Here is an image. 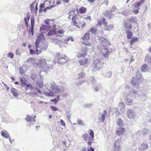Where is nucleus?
I'll return each mask as SVG.
<instances>
[{
    "instance_id": "nucleus-1",
    "label": "nucleus",
    "mask_w": 151,
    "mask_h": 151,
    "mask_svg": "<svg viewBox=\"0 0 151 151\" xmlns=\"http://www.w3.org/2000/svg\"><path fill=\"white\" fill-rule=\"evenodd\" d=\"M45 40V38L43 34L39 35L35 43V50L30 49L29 50L30 54L32 55L35 54L39 55L41 53L42 50H46L47 47V45L43 42Z\"/></svg>"
},
{
    "instance_id": "nucleus-2",
    "label": "nucleus",
    "mask_w": 151,
    "mask_h": 151,
    "mask_svg": "<svg viewBox=\"0 0 151 151\" xmlns=\"http://www.w3.org/2000/svg\"><path fill=\"white\" fill-rule=\"evenodd\" d=\"M68 18L69 19L71 20V25L78 28H83L86 25L85 22L84 21L82 22L79 20L77 22L76 19L78 18V16L77 14L76 13L75 10H72L69 12Z\"/></svg>"
},
{
    "instance_id": "nucleus-3",
    "label": "nucleus",
    "mask_w": 151,
    "mask_h": 151,
    "mask_svg": "<svg viewBox=\"0 0 151 151\" xmlns=\"http://www.w3.org/2000/svg\"><path fill=\"white\" fill-rule=\"evenodd\" d=\"M55 58L58 63L61 64L66 63L68 60V57L65 54H61L60 53H57L55 54Z\"/></svg>"
},
{
    "instance_id": "nucleus-4",
    "label": "nucleus",
    "mask_w": 151,
    "mask_h": 151,
    "mask_svg": "<svg viewBox=\"0 0 151 151\" xmlns=\"http://www.w3.org/2000/svg\"><path fill=\"white\" fill-rule=\"evenodd\" d=\"M102 24L105 27V30L110 31L114 27L113 25H109L107 26V23L106 21V19L104 17L99 19L98 21V25L99 26H101Z\"/></svg>"
},
{
    "instance_id": "nucleus-5",
    "label": "nucleus",
    "mask_w": 151,
    "mask_h": 151,
    "mask_svg": "<svg viewBox=\"0 0 151 151\" xmlns=\"http://www.w3.org/2000/svg\"><path fill=\"white\" fill-rule=\"evenodd\" d=\"M33 66L35 67H38L41 70H44L45 68H48V65L45 59H40L38 63H34Z\"/></svg>"
},
{
    "instance_id": "nucleus-6",
    "label": "nucleus",
    "mask_w": 151,
    "mask_h": 151,
    "mask_svg": "<svg viewBox=\"0 0 151 151\" xmlns=\"http://www.w3.org/2000/svg\"><path fill=\"white\" fill-rule=\"evenodd\" d=\"M90 33L87 32L85 33L83 37H82V40H84L82 42L83 45L88 47L91 46L92 43L91 41L88 40L90 39Z\"/></svg>"
},
{
    "instance_id": "nucleus-7",
    "label": "nucleus",
    "mask_w": 151,
    "mask_h": 151,
    "mask_svg": "<svg viewBox=\"0 0 151 151\" xmlns=\"http://www.w3.org/2000/svg\"><path fill=\"white\" fill-rule=\"evenodd\" d=\"M145 1V0H140L139 1L135 3L133 6L134 8L136 9L134 10L133 11L134 14H137L139 12L140 6L144 3Z\"/></svg>"
},
{
    "instance_id": "nucleus-8",
    "label": "nucleus",
    "mask_w": 151,
    "mask_h": 151,
    "mask_svg": "<svg viewBox=\"0 0 151 151\" xmlns=\"http://www.w3.org/2000/svg\"><path fill=\"white\" fill-rule=\"evenodd\" d=\"M44 23L48 26L49 29H50L52 27L53 28H56V26L55 24V21L54 19H47L44 20Z\"/></svg>"
},
{
    "instance_id": "nucleus-9",
    "label": "nucleus",
    "mask_w": 151,
    "mask_h": 151,
    "mask_svg": "<svg viewBox=\"0 0 151 151\" xmlns=\"http://www.w3.org/2000/svg\"><path fill=\"white\" fill-rule=\"evenodd\" d=\"M104 63H102L99 60H95L92 64V67L97 70L101 69L103 67Z\"/></svg>"
},
{
    "instance_id": "nucleus-10",
    "label": "nucleus",
    "mask_w": 151,
    "mask_h": 151,
    "mask_svg": "<svg viewBox=\"0 0 151 151\" xmlns=\"http://www.w3.org/2000/svg\"><path fill=\"white\" fill-rule=\"evenodd\" d=\"M126 129L125 128L123 127H119L117 128L116 133L118 136H121L124 135Z\"/></svg>"
},
{
    "instance_id": "nucleus-11",
    "label": "nucleus",
    "mask_w": 151,
    "mask_h": 151,
    "mask_svg": "<svg viewBox=\"0 0 151 151\" xmlns=\"http://www.w3.org/2000/svg\"><path fill=\"white\" fill-rule=\"evenodd\" d=\"M79 63L81 65L87 66L89 64L88 59L87 58H84L80 59Z\"/></svg>"
},
{
    "instance_id": "nucleus-12",
    "label": "nucleus",
    "mask_w": 151,
    "mask_h": 151,
    "mask_svg": "<svg viewBox=\"0 0 151 151\" xmlns=\"http://www.w3.org/2000/svg\"><path fill=\"white\" fill-rule=\"evenodd\" d=\"M51 89L55 93H57L60 92V90L58 86L55 84L53 83L51 84Z\"/></svg>"
},
{
    "instance_id": "nucleus-13",
    "label": "nucleus",
    "mask_w": 151,
    "mask_h": 151,
    "mask_svg": "<svg viewBox=\"0 0 151 151\" xmlns=\"http://www.w3.org/2000/svg\"><path fill=\"white\" fill-rule=\"evenodd\" d=\"M49 5L50 6L44 9L43 11L44 12H46L48 9H50L55 6V5H54V0H51L49 2Z\"/></svg>"
},
{
    "instance_id": "nucleus-14",
    "label": "nucleus",
    "mask_w": 151,
    "mask_h": 151,
    "mask_svg": "<svg viewBox=\"0 0 151 151\" xmlns=\"http://www.w3.org/2000/svg\"><path fill=\"white\" fill-rule=\"evenodd\" d=\"M50 29L48 28V26L43 24L41 26L40 30L42 33H45L47 32Z\"/></svg>"
},
{
    "instance_id": "nucleus-15",
    "label": "nucleus",
    "mask_w": 151,
    "mask_h": 151,
    "mask_svg": "<svg viewBox=\"0 0 151 151\" xmlns=\"http://www.w3.org/2000/svg\"><path fill=\"white\" fill-rule=\"evenodd\" d=\"M119 139L116 141L114 143V151H119L120 149L121 145L120 142L119 141Z\"/></svg>"
},
{
    "instance_id": "nucleus-16",
    "label": "nucleus",
    "mask_w": 151,
    "mask_h": 151,
    "mask_svg": "<svg viewBox=\"0 0 151 151\" xmlns=\"http://www.w3.org/2000/svg\"><path fill=\"white\" fill-rule=\"evenodd\" d=\"M127 116L129 118H133L135 114L133 111L131 109H129L127 111Z\"/></svg>"
},
{
    "instance_id": "nucleus-17",
    "label": "nucleus",
    "mask_w": 151,
    "mask_h": 151,
    "mask_svg": "<svg viewBox=\"0 0 151 151\" xmlns=\"http://www.w3.org/2000/svg\"><path fill=\"white\" fill-rule=\"evenodd\" d=\"M77 12V13L79 14H84L86 12L87 10V8L83 6L81 7L78 9L76 10Z\"/></svg>"
},
{
    "instance_id": "nucleus-18",
    "label": "nucleus",
    "mask_w": 151,
    "mask_h": 151,
    "mask_svg": "<svg viewBox=\"0 0 151 151\" xmlns=\"http://www.w3.org/2000/svg\"><path fill=\"white\" fill-rule=\"evenodd\" d=\"M65 32V31L64 29H59L57 31H56V36L57 37H61L64 35Z\"/></svg>"
},
{
    "instance_id": "nucleus-19",
    "label": "nucleus",
    "mask_w": 151,
    "mask_h": 151,
    "mask_svg": "<svg viewBox=\"0 0 151 151\" xmlns=\"http://www.w3.org/2000/svg\"><path fill=\"white\" fill-rule=\"evenodd\" d=\"M131 83L133 86H138L139 85V81L134 77H133L131 80Z\"/></svg>"
},
{
    "instance_id": "nucleus-20",
    "label": "nucleus",
    "mask_w": 151,
    "mask_h": 151,
    "mask_svg": "<svg viewBox=\"0 0 151 151\" xmlns=\"http://www.w3.org/2000/svg\"><path fill=\"white\" fill-rule=\"evenodd\" d=\"M124 26L125 30L126 31L132 29V25L129 24H128L127 22L126 21H124Z\"/></svg>"
},
{
    "instance_id": "nucleus-21",
    "label": "nucleus",
    "mask_w": 151,
    "mask_h": 151,
    "mask_svg": "<svg viewBox=\"0 0 151 151\" xmlns=\"http://www.w3.org/2000/svg\"><path fill=\"white\" fill-rule=\"evenodd\" d=\"M36 116H34V117L33 118L32 116H30L28 114L26 116V117L25 118V120L27 122H30L31 121H33L35 122V118L36 117Z\"/></svg>"
},
{
    "instance_id": "nucleus-22",
    "label": "nucleus",
    "mask_w": 151,
    "mask_h": 151,
    "mask_svg": "<svg viewBox=\"0 0 151 151\" xmlns=\"http://www.w3.org/2000/svg\"><path fill=\"white\" fill-rule=\"evenodd\" d=\"M102 53L104 57H107L109 54V50L107 48H104L102 50Z\"/></svg>"
},
{
    "instance_id": "nucleus-23",
    "label": "nucleus",
    "mask_w": 151,
    "mask_h": 151,
    "mask_svg": "<svg viewBox=\"0 0 151 151\" xmlns=\"http://www.w3.org/2000/svg\"><path fill=\"white\" fill-rule=\"evenodd\" d=\"M87 54V52L86 51L82 53L78 52L76 55V57L78 58H81L86 56Z\"/></svg>"
},
{
    "instance_id": "nucleus-24",
    "label": "nucleus",
    "mask_w": 151,
    "mask_h": 151,
    "mask_svg": "<svg viewBox=\"0 0 151 151\" xmlns=\"http://www.w3.org/2000/svg\"><path fill=\"white\" fill-rule=\"evenodd\" d=\"M89 134L91 136V137L88 138V139L89 140H91L93 141L94 138V132L91 129H89Z\"/></svg>"
},
{
    "instance_id": "nucleus-25",
    "label": "nucleus",
    "mask_w": 151,
    "mask_h": 151,
    "mask_svg": "<svg viewBox=\"0 0 151 151\" xmlns=\"http://www.w3.org/2000/svg\"><path fill=\"white\" fill-rule=\"evenodd\" d=\"M56 33V30L55 28L50 30L48 32L47 35L49 36H50L54 35H55Z\"/></svg>"
},
{
    "instance_id": "nucleus-26",
    "label": "nucleus",
    "mask_w": 151,
    "mask_h": 151,
    "mask_svg": "<svg viewBox=\"0 0 151 151\" xmlns=\"http://www.w3.org/2000/svg\"><path fill=\"white\" fill-rule=\"evenodd\" d=\"M85 77V74L83 72H81L79 73L77 76V79L80 80L83 79Z\"/></svg>"
},
{
    "instance_id": "nucleus-27",
    "label": "nucleus",
    "mask_w": 151,
    "mask_h": 151,
    "mask_svg": "<svg viewBox=\"0 0 151 151\" xmlns=\"http://www.w3.org/2000/svg\"><path fill=\"white\" fill-rule=\"evenodd\" d=\"M148 147V145L147 143H143L141 145L140 149L141 150H145Z\"/></svg>"
},
{
    "instance_id": "nucleus-28",
    "label": "nucleus",
    "mask_w": 151,
    "mask_h": 151,
    "mask_svg": "<svg viewBox=\"0 0 151 151\" xmlns=\"http://www.w3.org/2000/svg\"><path fill=\"white\" fill-rule=\"evenodd\" d=\"M126 33L127 35V38L129 40L131 39L133 36L132 32L129 30H126Z\"/></svg>"
},
{
    "instance_id": "nucleus-29",
    "label": "nucleus",
    "mask_w": 151,
    "mask_h": 151,
    "mask_svg": "<svg viewBox=\"0 0 151 151\" xmlns=\"http://www.w3.org/2000/svg\"><path fill=\"white\" fill-rule=\"evenodd\" d=\"M138 38L137 37H133L129 42L130 45L132 46L134 43L138 42Z\"/></svg>"
},
{
    "instance_id": "nucleus-30",
    "label": "nucleus",
    "mask_w": 151,
    "mask_h": 151,
    "mask_svg": "<svg viewBox=\"0 0 151 151\" xmlns=\"http://www.w3.org/2000/svg\"><path fill=\"white\" fill-rule=\"evenodd\" d=\"M36 59L35 58H29L27 60V62L29 63H32L33 65L34 63H36L35 62Z\"/></svg>"
},
{
    "instance_id": "nucleus-31",
    "label": "nucleus",
    "mask_w": 151,
    "mask_h": 151,
    "mask_svg": "<svg viewBox=\"0 0 151 151\" xmlns=\"http://www.w3.org/2000/svg\"><path fill=\"white\" fill-rule=\"evenodd\" d=\"M21 82V85L22 87H25V85L27 84V80L24 78H22L20 79Z\"/></svg>"
},
{
    "instance_id": "nucleus-32",
    "label": "nucleus",
    "mask_w": 151,
    "mask_h": 151,
    "mask_svg": "<svg viewBox=\"0 0 151 151\" xmlns=\"http://www.w3.org/2000/svg\"><path fill=\"white\" fill-rule=\"evenodd\" d=\"M25 89L26 90L30 89L32 90L33 89V88L32 85L30 83L27 84L26 85H25Z\"/></svg>"
},
{
    "instance_id": "nucleus-33",
    "label": "nucleus",
    "mask_w": 151,
    "mask_h": 151,
    "mask_svg": "<svg viewBox=\"0 0 151 151\" xmlns=\"http://www.w3.org/2000/svg\"><path fill=\"white\" fill-rule=\"evenodd\" d=\"M147 65L146 64L143 65L141 67V70L143 72H146L147 70Z\"/></svg>"
},
{
    "instance_id": "nucleus-34",
    "label": "nucleus",
    "mask_w": 151,
    "mask_h": 151,
    "mask_svg": "<svg viewBox=\"0 0 151 151\" xmlns=\"http://www.w3.org/2000/svg\"><path fill=\"white\" fill-rule=\"evenodd\" d=\"M106 114V110H104L103 111V114H102L101 117L102 122H104L105 120V116Z\"/></svg>"
},
{
    "instance_id": "nucleus-35",
    "label": "nucleus",
    "mask_w": 151,
    "mask_h": 151,
    "mask_svg": "<svg viewBox=\"0 0 151 151\" xmlns=\"http://www.w3.org/2000/svg\"><path fill=\"white\" fill-rule=\"evenodd\" d=\"M17 91L14 88H13L12 89L11 91L13 94L14 96L15 97H17L18 96V93L17 92Z\"/></svg>"
},
{
    "instance_id": "nucleus-36",
    "label": "nucleus",
    "mask_w": 151,
    "mask_h": 151,
    "mask_svg": "<svg viewBox=\"0 0 151 151\" xmlns=\"http://www.w3.org/2000/svg\"><path fill=\"white\" fill-rule=\"evenodd\" d=\"M1 135L6 138H8L9 137V134L8 133H6L4 132L1 131Z\"/></svg>"
},
{
    "instance_id": "nucleus-37",
    "label": "nucleus",
    "mask_w": 151,
    "mask_h": 151,
    "mask_svg": "<svg viewBox=\"0 0 151 151\" xmlns=\"http://www.w3.org/2000/svg\"><path fill=\"white\" fill-rule=\"evenodd\" d=\"M36 83L37 85L40 88H42L43 87V83L42 81L37 80V81Z\"/></svg>"
},
{
    "instance_id": "nucleus-38",
    "label": "nucleus",
    "mask_w": 151,
    "mask_h": 151,
    "mask_svg": "<svg viewBox=\"0 0 151 151\" xmlns=\"http://www.w3.org/2000/svg\"><path fill=\"white\" fill-rule=\"evenodd\" d=\"M128 21L130 23H135L136 22L135 20V18L133 17H132L128 19Z\"/></svg>"
},
{
    "instance_id": "nucleus-39",
    "label": "nucleus",
    "mask_w": 151,
    "mask_h": 151,
    "mask_svg": "<svg viewBox=\"0 0 151 151\" xmlns=\"http://www.w3.org/2000/svg\"><path fill=\"white\" fill-rule=\"evenodd\" d=\"M44 93L45 95L48 96H54V92L51 91L49 92H45Z\"/></svg>"
},
{
    "instance_id": "nucleus-40",
    "label": "nucleus",
    "mask_w": 151,
    "mask_h": 151,
    "mask_svg": "<svg viewBox=\"0 0 151 151\" xmlns=\"http://www.w3.org/2000/svg\"><path fill=\"white\" fill-rule=\"evenodd\" d=\"M97 31V29L94 27H91L88 32H90L91 33L94 34L96 33Z\"/></svg>"
},
{
    "instance_id": "nucleus-41",
    "label": "nucleus",
    "mask_w": 151,
    "mask_h": 151,
    "mask_svg": "<svg viewBox=\"0 0 151 151\" xmlns=\"http://www.w3.org/2000/svg\"><path fill=\"white\" fill-rule=\"evenodd\" d=\"M123 121L120 118H119L117 121V125L119 126L122 125L123 124Z\"/></svg>"
},
{
    "instance_id": "nucleus-42",
    "label": "nucleus",
    "mask_w": 151,
    "mask_h": 151,
    "mask_svg": "<svg viewBox=\"0 0 151 151\" xmlns=\"http://www.w3.org/2000/svg\"><path fill=\"white\" fill-rule=\"evenodd\" d=\"M83 139L85 141H86L88 139V135L87 133H85L82 135Z\"/></svg>"
},
{
    "instance_id": "nucleus-43",
    "label": "nucleus",
    "mask_w": 151,
    "mask_h": 151,
    "mask_svg": "<svg viewBox=\"0 0 151 151\" xmlns=\"http://www.w3.org/2000/svg\"><path fill=\"white\" fill-rule=\"evenodd\" d=\"M132 102V101L130 99H127L126 101V103L128 105H131Z\"/></svg>"
},
{
    "instance_id": "nucleus-44",
    "label": "nucleus",
    "mask_w": 151,
    "mask_h": 151,
    "mask_svg": "<svg viewBox=\"0 0 151 151\" xmlns=\"http://www.w3.org/2000/svg\"><path fill=\"white\" fill-rule=\"evenodd\" d=\"M31 26H34L35 25V19L33 17H31Z\"/></svg>"
},
{
    "instance_id": "nucleus-45",
    "label": "nucleus",
    "mask_w": 151,
    "mask_h": 151,
    "mask_svg": "<svg viewBox=\"0 0 151 151\" xmlns=\"http://www.w3.org/2000/svg\"><path fill=\"white\" fill-rule=\"evenodd\" d=\"M101 40L102 42L104 44L108 43V40L106 38L102 37Z\"/></svg>"
},
{
    "instance_id": "nucleus-46",
    "label": "nucleus",
    "mask_w": 151,
    "mask_h": 151,
    "mask_svg": "<svg viewBox=\"0 0 151 151\" xmlns=\"http://www.w3.org/2000/svg\"><path fill=\"white\" fill-rule=\"evenodd\" d=\"M77 123L79 125H84V124L83 123V121L82 120L80 119H79L77 121Z\"/></svg>"
},
{
    "instance_id": "nucleus-47",
    "label": "nucleus",
    "mask_w": 151,
    "mask_h": 151,
    "mask_svg": "<svg viewBox=\"0 0 151 151\" xmlns=\"http://www.w3.org/2000/svg\"><path fill=\"white\" fill-rule=\"evenodd\" d=\"M51 110L53 111H56L58 110V109L56 107L52 106H50Z\"/></svg>"
},
{
    "instance_id": "nucleus-48",
    "label": "nucleus",
    "mask_w": 151,
    "mask_h": 151,
    "mask_svg": "<svg viewBox=\"0 0 151 151\" xmlns=\"http://www.w3.org/2000/svg\"><path fill=\"white\" fill-rule=\"evenodd\" d=\"M7 56L8 57L10 58H12L14 57V54L13 53H12L11 52H9L7 55Z\"/></svg>"
},
{
    "instance_id": "nucleus-49",
    "label": "nucleus",
    "mask_w": 151,
    "mask_h": 151,
    "mask_svg": "<svg viewBox=\"0 0 151 151\" xmlns=\"http://www.w3.org/2000/svg\"><path fill=\"white\" fill-rule=\"evenodd\" d=\"M148 131V130L147 129H144L143 130V133H142V134L143 136H145L146 135Z\"/></svg>"
},
{
    "instance_id": "nucleus-50",
    "label": "nucleus",
    "mask_w": 151,
    "mask_h": 151,
    "mask_svg": "<svg viewBox=\"0 0 151 151\" xmlns=\"http://www.w3.org/2000/svg\"><path fill=\"white\" fill-rule=\"evenodd\" d=\"M59 100V99H57L56 98H55L54 99H51L50 100V101L52 102H54V104H56L58 101Z\"/></svg>"
},
{
    "instance_id": "nucleus-51",
    "label": "nucleus",
    "mask_w": 151,
    "mask_h": 151,
    "mask_svg": "<svg viewBox=\"0 0 151 151\" xmlns=\"http://www.w3.org/2000/svg\"><path fill=\"white\" fill-rule=\"evenodd\" d=\"M137 80L138 81H139V83L140 82H142L144 80V78L142 76H141V77L139 78L138 79H137Z\"/></svg>"
},
{
    "instance_id": "nucleus-52",
    "label": "nucleus",
    "mask_w": 151,
    "mask_h": 151,
    "mask_svg": "<svg viewBox=\"0 0 151 151\" xmlns=\"http://www.w3.org/2000/svg\"><path fill=\"white\" fill-rule=\"evenodd\" d=\"M48 0H46L43 3L41 4L40 6V7L42 9L45 7V2H46L48 1Z\"/></svg>"
},
{
    "instance_id": "nucleus-53",
    "label": "nucleus",
    "mask_w": 151,
    "mask_h": 151,
    "mask_svg": "<svg viewBox=\"0 0 151 151\" xmlns=\"http://www.w3.org/2000/svg\"><path fill=\"white\" fill-rule=\"evenodd\" d=\"M84 19L86 20H88L90 21L91 20V17L90 16H88L87 17H86L84 18Z\"/></svg>"
},
{
    "instance_id": "nucleus-54",
    "label": "nucleus",
    "mask_w": 151,
    "mask_h": 151,
    "mask_svg": "<svg viewBox=\"0 0 151 151\" xmlns=\"http://www.w3.org/2000/svg\"><path fill=\"white\" fill-rule=\"evenodd\" d=\"M34 26H31L30 27V31L32 33V35H33Z\"/></svg>"
},
{
    "instance_id": "nucleus-55",
    "label": "nucleus",
    "mask_w": 151,
    "mask_h": 151,
    "mask_svg": "<svg viewBox=\"0 0 151 151\" xmlns=\"http://www.w3.org/2000/svg\"><path fill=\"white\" fill-rule=\"evenodd\" d=\"M110 14V13L108 12L107 11H106V12H105L104 14V15L105 17H108L109 14Z\"/></svg>"
},
{
    "instance_id": "nucleus-56",
    "label": "nucleus",
    "mask_w": 151,
    "mask_h": 151,
    "mask_svg": "<svg viewBox=\"0 0 151 151\" xmlns=\"http://www.w3.org/2000/svg\"><path fill=\"white\" fill-rule=\"evenodd\" d=\"M60 122L61 124L64 126H65V124L64 121L62 119L60 120Z\"/></svg>"
},
{
    "instance_id": "nucleus-57",
    "label": "nucleus",
    "mask_w": 151,
    "mask_h": 151,
    "mask_svg": "<svg viewBox=\"0 0 151 151\" xmlns=\"http://www.w3.org/2000/svg\"><path fill=\"white\" fill-rule=\"evenodd\" d=\"M109 3V1L108 0H104V2L102 4H105L106 5H107Z\"/></svg>"
},
{
    "instance_id": "nucleus-58",
    "label": "nucleus",
    "mask_w": 151,
    "mask_h": 151,
    "mask_svg": "<svg viewBox=\"0 0 151 151\" xmlns=\"http://www.w3.org/2000/svg\"><path fill=\"white\" fill-rule=\"evenodd\" d=\"M93 140L92 141L89 140L88 141V145L90 146H91L93 142Z\"/></svg>"
},
{
    "instance_id": "nucleus-59",
    "label": "nucleus",
    "mask_w": 151,
    "mask_h": 151,
    "mask_svg": "<svg viewBox=\"0 0 151 151\" xmlns=\"http://www.w3.org/2000/svg\"><path fill=\"white\" fill-rule=\"evenodd\" d=\"M30 18L28 14H27L26 16V17H25L24 19H26L27 20V21H29Z\"/></svg>"
},
{
    "instance_id": "nucleus-60",
    "label": "nucleus",
    "mask_w": 151,
    "mask_h": 151,
    "mask_svg": "<svg viewBox=\"0 0 151 151\" xmlns=\"http://www.w3.org/2000/svg\"><path fill=\"white\" fill-rule=\"evenodd\" d=\"M34 4H31L30 6V9L31 10V11H32V10H33V8H34Z\"/></svg>"
},
{
    "instance_id": "nucleus-61",
    "label": "nucleus",
    "mask_w": 151,
    "mask_h": 151,
    "mask_svg": "<svg viewBox=\"0 0 151 151\" xmlns=\"http://www.w3.org/2000/svg\"><path fill=\"white\" fill-rule=\"evenodd\" d=\"M94 151V149L92 147H91L89 149H88L87 150V151Z\"/></svg>"
},
{
    "instance_id": "nucleus-62",
    "label": "nucleus",
    "mask_w": 151,
    "mask_h": 151,
    "mask_svg": "<svg viewBox=\"0 0 151 151\" xmlns=\"http://www.w3.org/2000/svg\"><path fill=\"white\" fill-rule=\"evenodd\" d=\"M84 80H82L80 82H78L77 83V84L78 85H81V84H82V83H83L84 82Z\"/></svg>"
},
{
    "instance_id": "nucleus-63",
    "label": "nucleus",
    "mask_w": 151,
    "mask_h": 151,
    "mask_svg": "<svg viewBox=\"0 0 151 151\" xmlns=\"http://www.w3.org/2000/svg\"><path fill=\"white\" fill-rule=\"evenodd\" d=\"M61 3V2L60 1H58V0L57 1V2L56 3V4H57V5H56V4H54V5H55V6L60 4ZM54 4H55V3Z\"/></svg>"
},
{
    "instance_id": "nucleus-64",
    "label": "nucleus",
    "mask_w": 151,
    "mask_h": 151,
    "mask_svg": "<svg viewBox=\"0 0 151 151\" xmlns=\"http://www.w3.org/2000/svg\"><path fill=\"white\" fill-rule=\"evenodd\" d=\"M36 91L39 93H42V92L39 89H36Z\"/></svg>"
}]
</instances>
